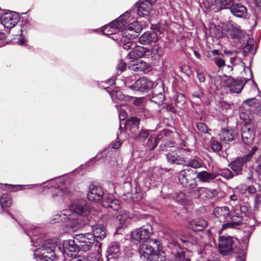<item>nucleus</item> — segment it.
<instances>
[{"instance_id":"1","label":"nucleus","mask_w":261,"mask_h":261,"mask_svg":"<svg viewBox=\"0 0 261 261\" xmlns=\"http://www.w3.org/2000/svg\"><path fill=\"white\" fill-rule=\"evenodd\" d=\"M162 248L159 241L151 239L142 243L139 251L142 257L146 261H163Z\"/></svg>"},{"instance_id":"2","label":"nucleus","mask_w":261,"mask_h":261,"mask_svg":"<svg viewBox=\"0 0 261 261\" xmlns=\"http://www.w3.org/2000/svg\"><path fill=\"white\" fill-rule=\"evenodd\" d=\"M229 204L231 206L232 211L234 213V216L231 218V222L225 223L222 225L220 233L223 229L228 227L234 228L239 226L243 221V215L245 214L248 211V206L241 205L238 200V197L236 194L231 195L230 197Z\"/></svg>"},{"instance_id":"3","label":"nucleus","mask_w":261,"mask_h":261,"mask_svg":"<svg viewBox=\"0 0 261 261\" xmlns=\"http://www.w3.org/2000/svg\"><path fill=\"white\" fill-rule=\"evenodd\" d=\"M70 209L73 213L78 216L77 220L81 226L89 224L91 209L86 201L84 200H75L71 204Z\"/></svg>"},{"instance_id":"4","label":"nucleus","mask_w":261,"mask_h":261,"mask_svg":"<svg viewBox=\"0 0 261 261\" xmlns=\"http://www.w3.org/2000/svg\"><path fill=\"white\" fill-rule=\"evenodd\" d=\"M57 247L55 241L48 240L35 250L34 256L36 261H54L56 258L55 249Z\"/></svg>"},{"instance_id":"5","label":"nucleus","mask_w":261,"mask_h":261,"mask_svg":"<svg viewBox=\"0 0 261 261\" xmlns=\"http://www.w3.org/2000/svg\"><path fill=\"white\" fill-rule=\"evenodd\" d=\"M166 239L167 241V247L172 250V253L174 255L175 261H190V258L186 256L185 253L184 251H178V249L186 248V247L191 245V241L190 240L189 237L184 239H179V241L182 244V245L179 242L175 241L171 238L170 239L166 238Z\"/></svg>"},{"instance_id":"6","label":"nucleus","mask_w":261,"mask_h":261,"mask_svg":"<svg viewBox=\"0 0 261 261\" xmlns=\"http://www.w3.org/2000/svg\"><path fill=\"white\" fill-rule=\"evenodd\" d=\"M152 54L154 55L155 60L162 57L163 55V50L161 46H159V44L153 47L152 51L144 47L136 44V47L134 46L133 49L128 54L127 57L129 59H135L143 56L146 57Z\"/></svg>"},{"instance_id":"7","label":"nucleus","mask_w":261,"mask_h":261,"mask_svg":"<svg viewBox=\"0 0 261 261\" xmlns=\"http://www.w3.org/2000/svg\"><path fill=\"white\" fill-rule=\"evenodd\" d=\"M220 79L222 87H227L231 92L237 94H239L242 91L247 82V80L244 77H238L234 79L231 76L226 75H224Z\"/></svg>"},{"instance_id":"8","label":"nucleus","mask_w":261,"mask_h":261,"mask_svg":"<svg viewBox=\"0 0 261 261\" xmlns=\"http://www.w3.org/2000/svg\"><path fill=\"white\" fill-rule=\"evenodd\" d=\"M153 32L147 31L144 33L139 38V42L142 44H150L158 42L159 46L162 43V30L160 27H154Z\"/></svg>"},{"instance_id":"9","label":"nucleus","mask_w":261,"mask_h":261,"mask_svg":"<svg viewBox=\"0 0 261 261\" xmlns=\"http://www.w3.org/2000/svg\"><path fill=\"white\" fill-rule=\"evenodd\" d=\"M152 226L150 224L147 223L143 225L140 228L134 230L131 233V237L135 241L144 243L150 239L153 233Z\"/></svg>"},{"instance_id":"10","label":"nucleus","mask_w":261,"mask_h":261,"mask_svg":"<svg viewBox=\"0 0 261 261\" xmlns=\"http://www.w3.org/2000/svg\"><path fill=\"white\" fill-rule=\"evenodd\" d=\"M75 239L80 249L83 252L89 250L95 243L94 237L91 232L76 234Z\"/></svg>"},{"instance_id":"11","label":"nucleus","mask_w":261,"mask_h":261,"mask_svg":"<svg viewBox=\"0 0 261 261\" xmlns=\"http://www.w3.org/2000/svg\"><path fill=\"white\" fill-rule=\"evenodd\" d=\"M178 180L185 187L193 189L196 186L193 171L189 169H185L179 172Z\"/></svg>"},{"instance_id":"12","label":"nucleus","mask_w":261,"mask_h":261,"mask_svg":"<svg viewBox=\"0 0 261 261\" xmlns=\"http://www.w3.org/2000/svg\"><path fill=\"white\" fill-rule=\"evenodd\" d=\"M20 20V15L15 12H6L3 14L1 20L2 23L6 28L12 29L16 25Z\"/></svg>"},{"instance_id":"13","label":"nucleus","mask_w":261,"mask_h":261,"mask_svg":"<svg viewBox=\"0 0 261 261\" xmlns=\"http://www.w3.org/2000/svg\"><path fill=\"white\" fill-rule=\"evenodd\" d=\"M142 29V26L138 22L130 23L122 31V37L133 39L138 37Z\"/></svg>"},{"instance_id":"14","label":"nucleus","mask_w":261,"mask_h":261,"mask_svg":"<svg viewBox=\"0 0 261 261\" xmlns=\"http://www.w3.org/2000/svg\"><path fill=\"white\" fill-rule=\"evenodd\" d=\"M153 86V83L150 79L145 76L139 78L135 83L130 86V88L136 91L140 92H146L151 89Z\"/></svg>"},{"instance_id":"15","label":"nucleus","mask_w":261,"mask_h":261,"mask_svg":"<svg viewBox=\"0 0 261 261\" xmlns=\"http://www.w3.org/2000/svg\"><path fill=\"white\" fill-rule=\"evenodd\" d=\"M194 194L199 200H208L216 197L218 195V192L215 189L199 187L194 191Z\"/></svg>"},{"instance_id":"16","label":"nucleus","mask_w":261,"mask_h":261,"mask_svg":"<svg viewBox=\"0 0 261 261\" xmlns=\"http://www.w3.org/2000/svg\"><path fill=\"white\" fill-rule=\"evenodd\" d=\"M156 0H144L140 4L136 3L135 8H137L136 13L140 17L148 16L152 10V5Z\"/></svg>"},{"instance_id":"17","label":"nucleus","mask_w":261,"mask_h":261,"mask_svg":"<svg viewBox=\"0 0 261 261\" xmlns=\"http://www.w3.org/2000/svg\"><path fill=\"white\" fill-rule=\"evenodd\" d=\"M242 139L243 142L247 145L251 144L254 139L255 132L251 124L246 122V124L242 127Z\"/></svg>"},{"instance_id":"18","label":"nucleus","mask_w":261,"mask_h":261,"mask_svg":"<svg viewBox=\"0 0 261 261\" xmlns=\"http://www.w3.org/2000/svg\"><path fill=\"white\" fill-rule=\"evenodd\" d=\"M63 249L65 253L69 256H75L81 251L78 243L76 242L75 236L73 240H65L63 244Z\"/></svg>"},{"instance_id":"19","label":"nucleus","mask_w":261,"mask_h":261,"mask_svg":"<svg viewBox=\"0 0 261 261\" xmlns=\"http://www.w3.org/2000/svg\"><path fill=\"white\" fill-rule=\"evenodd\" d=\"M213 213L220 221L227 222L226 223L231 222V218L234 216H230V210L226 206L217 207Z\"/></svg>"},{"instance_id":"20","label":"nucleus","mask_w":261,"mask_h":261,"mask_svg":"<svg viewBox=\"0 0 261 261\" xmlns=\"http://www.w3.org/2000/svg\"><path fill=\"white\" fill-rule=\"evenodd\" d=\"M103 191L101 187L91 184L87 194V198L89 201L97 202L102 199Z\"/></svg>"},{"instance_id":"21","label":"nucleus","mask_w":261,"mask_h":261,"mask_svg":"<svg viewBox=\"0 0 261 261\" xmlns=\"http://www.w3.org/2000/svg\"><path fill=\"white\" fill-rule=\"evenodd\" d=\"M232 244L233 240L231 237L224 236L219 237V250L223 255L226 254L232 250Z\"/></svg>"},{"instance_id":"22","label":"nucleus","mask_w":261,"mask_h":261,"mask_svg":"<svg viewBox=\"0 0 261 261\" xmlns=\"http://www.w3.org/2000/svg\"><path fill=\"white\" fill-rule=\"evenodd\" d=\"M227 32L230 38L234 41H239L244 35V31L236 23H230L228 25Z\"/></svg>"},{"instance_id":"23","label":"nucleus","mask_w":261,"mask_h":261,"mask_svg":"<svg viewBox=\"0 0 261 261\" xmlns=\"http://www.w3.org/2000/svg\"><path fill=\"white\" fill-rule=\"evenodd\" d=\"M229 10L233 16L239 18L245 17L247 13L246 7L240 3L234 2Z\"/></svg>"},{"instance_id":"24","label":"nucleus","mask_w":261,"mask_h":261,"mask_svg":"<svg viewBox=\"0 0 261 261\" xmlns=\"http://www.w3.org/2000/svg\"><path fill=\"white\" fill-rule=\"evenodd\" d=\"M237 136V132L232 129H223L220 134V140L226 143L234 140Z\"/></svg>"},{"instance_id":"25","label":"nucleus","mask_w":261,"mask_h":261,"mask_svg":"<svg viewBox=\"0 0 261 261\" xmlns=\"http://www.w3.org/2000/svg\"><path fill=\"white\" fill-rule=\"evenodd\" d=\"M207 225V222L203 219H197L190 221L189 228L195 231H200L203 230Z\"/></svg>"},{"instance_id":"26","label":"nucleus","mask_w":261,"mask_h":261,"mask_svg":"<svg viewBox=\"0 0 261 261\" xmlns=\"http://www.w3.org/2000/svg\"><path fill=\"white\" fill-rule=\"evenodd\" d=\"M103 207L111 208L114 211H117L120 207V202L119 200L112 197H108L102 202Z\"/></svg>"},{"instance_id":"27","label":"nucleus","mask_w":261,"mask_h":261,"mask_svg":"<svg viewBox=\"0 0 261 261\" xmlns=\"http://www.w3.org/2000/svg\"><path fill=\"white\" fill-rule=\"evenodd\" d=\"M140 119L137 117H131L126 121V127H129L132 133L137 135V132L139 129Z\"/></svg>"},{"instance_id":"28","label":"nucleus","mask_w":261,"mask_h":261,"mask_svg":"<svg viewBox=\"0 0 261 261\" xmlns=\"http://www.w3.org/2000/svg\"><path fill=\"white\" fill-rule=\"evenodd\" d=\"M50 191L53 197H62L64 195L71 194V192L67 188L62 187L59 186H54L50 188Z\"/></svg>"},{"instance_id":"29","label":"nucleus","mask_w":261,"mask_h":261,"mask_svg":"<svg viewBox=\"0 0 261 261\" xmlns=\"http://www.w3.org/2000/svg\"><path fill=\"white\" fill-rule=\"evenodd\" d=\"M234 0H215V11H219L224 9H230Z\"/></svg>"},{"instance_id":"30","label":"nucleus","mask_w":261,"mask_h":261,"mask_svg":"<svg viewBox=\"0 0 261 261\" xmlns=\"http://www.w3.org/2000/svg\"><path fill=\"white\" fill-rule=\"evenodd\" d=\"M217 175L214 173H210L206 171L199 172L197 173L196 177L201 182H210L215 179Z\"/></svg>"},{"instance_id":"31","label":"nucleus","mask_w":261,"mask_h":261,"mask_svg":"<svg viewBox=\"0 0 261 261\" xmlns=\"http://www.w3.org/2000/svg\"><path fill=\"white\" fill-rule=\"evenodd\" d=\"M106 228L103 227L99 225L94 226L92 234L94 237V242H95L96 239H99L100 241L103 240L106 237Z\"/></svg>"},{"instance_id":"32","label":"nucleus","mask_w":261,"mask_h":261,"mask_svg":"<svg viewBox=\"0 0 261 261\" xmlns=\"http://www.w3.org/2000/svg\"><path fill=\"white\" fill-rule=\"evenodd\" d=\"M132 69L135 71H141L145 73L149 71L150 66L147 63L140 60L136 63L132 65Z\"/></svg>"},{"instance_id":"33","label":"nucleus","mask_w":261,"mask_h":261,"mask_svg":"<svg viewBox=\"0 0 261 261\" xmlns=\"http://www.w3.org/2000/svg\"><path fill=\"white\" fill-rule=\"evenodd\" d=\"M246 163V162L244 161L242 157L238 158L231 162L230 167L238 174L242 171L243 165Z\"/></svg>"},{"instance_id":"34","label":"nucleus","mask_w":261,"mask_h":261,"mask_svg":"<svg viewBox=\"0 0 261 261\" xmlns=\"http://www.w3.org/2000/svg\"><path fill=\"white\" fill-rule=\"evenodd\" d=\"M119 43L120 46L127 50L130 49L132 50L134 46L136 47V43L132 41V39L125 38V37H122Z\"/></svg>"},{"instance_id":"35","label":"nucleus","mask_w":261,"mask_h":261,"mask_svg":"<svg viewBox=\"0 0 261 261\" xmlns=\"http://www.w3.org/2000/svg\"><path fill=\"white\" fill-rule=\"evenodd\" d=\"M166 158L167 162L171 164H181L184 161L182 158L173 152L167 154Z\"/></svg>"},{"instance_id":"36","label":"nucleus","mask_w":261,"mask_h":261,"mask_svg":"<svg viewBox=\"0 0 261 261\" xmlns=\"http://www.w3.org/2000/svg\"><path fill=\"white\" fill-rule=\"evenodd\" d=\"M120 248L119 244L116 242H112L109 246L107 249V252L109 256L112 255V257H115L113 256L114 255H117L120 253Z\"/></svg>"},{"instance_id":"37","label":"nucleus","mask_w":261,"mask_h":261,"mask_svg":"<svg viewBox=\"0 0 261 261\" xmlns=\"http://www.w3.org/2000/svg\"><path fill=\"white\" fill-rule=\"evenodd\" d=\"M162 139V136L159 135L156 138L153 136H150L146 143V147L149 150L154 149L157 146L158 141Z\"/></svg>"},{"instance_id":"38","label":"nucleus","mask_w":261,"mask_h":261,"mask_svg":"<svg viewBox=\"0 0 261 261\" xmlns=\"http://www.w3.org/2000/svg\"><path fill=\"white\" fill-rule=\"evenodd\" d=\"M0 203L3 208L10 207L12 204V199L10 195L7 193H3L1 197Z\"/></svg>"},{"instance_id":"39","label":"nucleus","mask_w":261,"mask_h":261,"mask_svg":"<svg viewBox=\"0 0 261 261\" xmlns=\"http://www.w3.org/2000/svg\"><path fill=\"white\" fill-rule=\"evenodd\" d=\"M175 200L177 203L182 205H186L190 203V201L187 199L185 194L180 192L176 193Z\"/></svg>"},{"instance_id":"40","label":"nucleus","mask_w":261,"mask_h":261,"mask_svg":"<svg viewBox=\"0 0 261 261\" xmlns=\"http://www.w3.org/2000/svg\"><path fill=\"white\" fill-rule=\"evenodd\" d=\"M202 164V163L200 159L194 158L190 159L187 163H186V166L187 167H191L194 169H197L201 167Z\"/></svg>"},{"instance_id":"41","label":"nucleus","mask_w":261,"mask_h":261,"mask_svg":"<svg viewBox=\"0 0 261 261\" xmlns=\"http://www.w3.org/2000/svg\"><path fill=\"white\" fill-rule=\"evenodd\" d=\"M148 130L142 129L138 134L135 135L134 138L136 140L140 142H143L148 137Z\"/></svg>"},{"instance_id":"42","label":"nucleus","mask_w":261,"mask_h":261,"mask_svg":"<svg viewBox=\"0 0 261 261\" xmlns=\"http://www.w3.org/2000/svg\"><path fill=\"white\" fill-rule=\"evenodd\" d=\"M151 101L157 104L159 106L163 105V96L162 92L159 93H153Z\"/></svg>"},{"instance_id":"43","label":"nucleus","mask_w":261,"mask_h":261,"mask_svg":"<svg viewBox=\"0 0 261 261\" xmlns=\"http://www.w3.org/2000/svg\"><path fill=\"white\" fill-rule=\"evenodd\" d=\"M258 150V147L256 146H254L252 147L250 151H249L247 153L244 155L242 158L244 160L246 163H247L251 161L253 156L255 154V153Z\"/></svg>"},{"instance_id":"44","label":"nucleus","mask_w":261,"mask_h":261,"mask_svg":"<svg viewBox=\"0 0 261 261\" xmlns=\"http://www.w3.org/2000/svg\"><path fill=\"white\" fill-rule=\"evenodd\" d=\"M172 99L177 103L184 104L186 101V98L185 95L181 93L174 92L172 96Z\"/></svg>"},{"instance_id":"45","label":"nucleus","mask_w":261,"mask_h":261,"mask_svg":"<svg viewBox=\"0 0 261 261\" xmlns=\"http://www.w3.org/2000/svg\"><path fill=\"white\" fill-rule=\"evenodd\" d=\"M223 57V55H221V57H213L212 59L219 69H222L225 66V63Z\"/></svg>"},{"instance_id":"46","label":"nucleus","mask_w":261,"mask_h":261,"mask_svg":"<svg viewBox=\"0 0 261 261\" xmlns=\"http://www.w3.org/2000/svg\"><path fill=\"white\" fill-rule=\"evenodd\" d=\"M215 0H201L200 4L205 9L212 8L214 11L217 12V11H215Z\"/></svg>"},{"instance_id":"47","label":"nucleus","mask_w":261,"mask_h":261,"mask_svg":"<svg viewBox=\"0 0 261 261\" xmlns=\"http://www.w3.org/2000/svg\"><path fill=\"white\" fill-rule=\"evenodd\" d=\"M255 224L256 220L255 218L253 217H249L247 220L246 227L248 228L249 229V230H248V231L252 232L255 228Z\"/></svg>"},{"instance_id":"48","label":"nucleus","mask_w":261,"mask_h":261,"mask_svg":"<svg viewBox=\"0 0 261 261\" xmlns=\"http://www.w3.org/2000/svg\"><path fill=\"white\" fill-rule=\"evenodd\" d=\"M25 187V185H10V184H6L5 187L8 189L10 192H16L18 191L22 190H23L24 187Z\"/></svg>"},{"instance_id":"49","label":"nucleus","mask_w":261,"mask_h":261,"mask_svg":"<svg viewBox=\"0 0 261 261\" xmlns=\"http://www.w3.org/2000/svg\"><path fill=\"white\" fill-rule=\"evenodd\" d=\"M120 25H121V24L119 23L116 19L114 21L111 22L109 24L105 25V29L106 30L111 29L112 30H114V32H115L117 29L121 28Z\"/></svg>"},{"instance_id":"50","label":"nucleus","mask_w":261,"mask_h":261,"mask_svg":"<svg viewBox=\"0 0 261 261\" xmlns=\"http://www.w3.org/2000/svg\"><path fill=\"white\" fill-rule=\"evenodd\" d=\"M128 13H126V14H123V15H120L118 18L116 19L117 22L119 23H120V27L122 28L123 27L125 26V24L127 23V18L126 17H128Z\"/></svg>"},{"instance_id":"51","label":"nucleus","mask_w":261,"mask_h":261,"mask_svg":"<svg viewBox=\"0 0 261 261\" xmlns=\"http://www.w3.org/2000/svg\"><path fill=\"white\" fill-rule=\"evenodd\" d=\"M127 68V64L123 61L122 60H120L116 66V70L117 73H122L123 71L125 70Z\"/></svg>"},{"instance_id":"52","label":"nucleus","mask_w":261,"mask_h":261,"mask_svg":"<svg viewBox=\"0 0 261 261\" xmlns=\"http://www.w3.org/2000/svg\"><path fill=\"white\" fill-rule=\"evenodd\" d=\"M221 175L224 177L225 178L228 179L233 177V174L229 169L226 168L223 169L221 173Z\"/></svg>"},{"instance_id":"53","label":"nucleus","mask_w":261,"mask_h":261,"mask_svg":"<svg viewBox=\"0 0 261 261\" xmlns=\"http://www.w3.org/2000/svg\"><path fill=\"white\" fill-rule=\"evenodd\" d=\"M238 188L239 189H242V190H245L246 192H247L249 194H254L256 192L255 188L252 186H249L247 188L245 185L240 186L238 187Z\"/></svg>"},{"instance_id":"54","label":"nucleus","mask_w":261,"mask_h":261,"mask_svg":"<svg viewBox=\"0 0 261 261\" xmlns=\"http://www.w3.org/2000/svg\"><path fill=\"white\" fill-rule=\"evenodd\" d=\"M211 149L214 152H218L220 151L222 148L221 145L217 141H213L211 142Z\"/></svg>"},{"instance_id":"55","label":"nucleus","mask_w":261,"mask_h":261,"mask_svg":"<svg viewBox=\"0 0 261 261\" xmlns=\"http://www.w3.org/2000/svg\"><path fill=\"white\" fill-rule=\"evenodd\" d=\"M196 125L199 131L204 134H208L207 126L204 123L199 122L197 123Z\"/></svg>"},{"instance_id":"56","label":"nucleus","mask_w":261,"mask_h":261,"mask_svg":"<svg viewBox=\"0 0 261 261\" xmlns=\"http://www.w3.org/2000/svg\"><path fill=\"white\" fill-rule=\"evenodd\" d=\"M116 96L119 99L124 100L125 101H129L133 98V97L128 95H125L120 92L117 93Z\"/></svg>"},{"instance_id":"57","label":"nucleus","mask_w":261,"mask_h":261,"mask_svg":"<svg viewBox=\"0 0 261 261\" xmlns=\"http://www.w3.org/2000/svg\"><path fill=\"white\" fill-rule=\"evenodd\" d=\"M122 213V214L118 215L117 217L120 221L124 222L126 221L127 218H130L129 213L127 211L124 210Z\"/></svg>"},{"instance_id":"58","label":"nucleus","mask_w":261,"mask_h":261,"mask_svg":"<svg viewBox=\"0 0 261 261\" xmlns=\"http://www.w3.org/2000/svg\"><path fill=\"white\" fill-rule=\"evenodd\" d=\"M180 71L187 76H190L191 73V67L188 65H184L181 66Z\"/></svg>"},{"instance_id":"59","label":"nucleus","mask_w":261,"mask_h":261,"mask_svg":"<svg viewBox=\"0 0 261 261\" xmlns=\"http://www.w3.org/2000/svg\"><path fill=\"white\" fill-rule=\"evenodd\" d=\"M192 95L194 97L201 99V97L203 96V93L202 89L198 87V90L192 92Z\"/></svg>"},{"instance_id":"60","label":"nucleus","mask_w":261,"mask_h":261,"mask_svg":"<svg viewBox=\"0 0 261 261\" xmlns=\"http://www.w3.org/2000/svg\"><path fill=\"white\" fill-rule=\"evenodd\" d=\"M256 99L255 98H250L245 100L243 102V104L247 105L249 107L255 106L257 103H255Z\"/></svg>"},{"instance_id":"61","label":"nucleus","mask_w":261,"mask_h":261,"mask_svg":"<svg viewBox=\"0 0 261 261\" xmlns=\"http://www.w3.org/2000/svg\"><path fill=\"white\" fill-rule=\"evenodd\" d=\"M261 196L259 194H255V197L254 198V207L255 208H257L258 207V205L260 201Z\"/></svg>"},{"instance_id":"62","label":"nucleus","mask_w":261,"mask_h":261,"mask_svg":"<svg viewBox=\"0 0 261 261\" xmlns=\"http://www.w3.org/2000/svg\"><path fill=\"white\" fill-rule=\"evenodd\" d=\"M133 104L136 106H141V105L142 104L143 100L142 98L141 97H135L133 98Z\"/></svg>"},{"instance_id":"63","label":"nucleus","mask_w":261,"mask_h":261,"mask_svg":"<svg viewBox=\"0 0 261 261\" xmlns=\"http://www.w3.org/2000/svg\"><path fill=\"white\" fill-rule=\"evenodd\" d=\"M102 32L103 33V34L105 35H107V36H108V35H111V34H113L114 33H115V32L114 30H112L111 29H108V30H106L105 29V26L103 27L102 29Z\"/></svg>"},{"instance_id":"64","label":"nucleus","mask_w":261,"mask_h":261,"mask_svg":"<svg viewBox=\"0 0 261 261\" xmlns=\"http://www.w3.org/2000/svg\"><path fill=\"white\" fill-rule=\"evenodd\" d=\"M197 77L199 82L203 83L205 81V76L202 72H200L197 71Z\"/></svg>"}]
</instances>
